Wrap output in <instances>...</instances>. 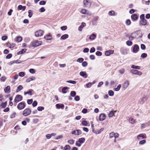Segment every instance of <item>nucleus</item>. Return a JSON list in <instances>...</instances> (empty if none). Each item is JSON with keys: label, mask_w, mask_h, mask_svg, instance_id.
Wrapping results in <instances>:
<instances>
[{"label": "nucleus", "mask_w": 150, "mask_h": 150, "mask_svg": "<svg viewBox=\"0 0 150 150\" xmlns=\"http://www.w3.org/2000/svg\"><path fill=\"white\" fill-rule=\"evenodd\" d=\"M146 141L145 140H142L140 141L139 142V144L140 145H143L144 144L146 143Z\"/></svg>", "instance_id": "a19ab883"}, {"label": "nucleus", "mask_w": 150, "mask_h": 150, "mask_svg": "<svg viewBox=\"0 0 150 150\" xmlns=\"http://www.w3.org/2000/svg\"><path fill=\"white\" fill-rule=\"evenodd\" d=\"M89 49L87 48H86L83 50V52L84 53H87L88 52Z\"/></svg>", "instance_id": "0e129e2a"}, {"label": "nucleus", "mask_w": 150, "mask_h": 150, "mask_svg": "<svg viewBox=\"0 0 150 150\" xmlns=\"http://www.w3.org/2000/svg\"><path fill=\"white\" fill-rule=\"evenodd\" d=\"M7 105V102L6 101L4 103H2L1 105V106L2 108H4L6 107Z\"/></svg>", "instance_id": "f704fd0d"}, {"label": "nucleus", "mask_w": 150, "mask_h": 150, "mask_svg": "<svg viewBox=\"0 0 150 150\" xmlns=\"http://www.w3.org/2000/svg\"><path fill=\"white\" fill-rule=\"evenodd\" d=\"M33 91V90L32 89H30L28 91L25 92L24 93V94L25 95H26L27 94H28L30 95H31V93Z\"/></svg>", "instance_id": "c756f323"}, {"label": "nucleus", "mask_w": 150, "mask_h": 150, "mask_svg": "<svg viewBox=\"0 0 150 150\" xmlns=\"http://www.w3.org/2000/svg\"><path fill=\"white\" fill-rule=\"evenodd\" d=\"M84 60V59L82 58H80L77 59L76 60L77 62L79 63H81Z\"/></svg>", "instance_id": "e433bc0d"}, {"label": "nucleus", "mask_w": 150, "mask_h": 150, "mask_svg": "<svg viewBox=\"0 0 150 150\" xmlns=\"http://www.w3.org/2000/svg\"><path fill=\"white\" fill-rule=\"evenodd\" d=\"M43 32L41 30L37 31L35 33V35L36 37H38L42 35Z\"/></svg>", "instance_id": "423d86ee"}, {"label": "nucleus", "mask_w": 150, "mask_h": 150, "mask_svg": "<svg viewBox=\"0 0 150 150\" xmlns=\"http://www.w3.org/2000/svg\"><path fill=\"white\" fill-rule=\"evenodd\" d=\"M44 38L47 40H51L52 39V37L51 35H47L45 36Z\"/></svg>", "instance_id": "6ab92c4d"}, {"label": "nucleus", "mask_w": 150, "mask_h": 150, "mask_svg": "<svg viewBox=\"0 0 150 150\" xmlns=\"http://www.w3.org/2000/svg\"><path fill=\"white\" fill-rule=\"evenodd\" d=\"M131 17L133 20H136L137 19L138 16L137 14H133L132 15Z\"/></svg>", "instance_id": "b1692460"}, {"label": "nucleus", "mask_w": 150, "mask_h": 150, "mask_svg": "<svg viewBox=\"0 0 150 150\" xmlns=\"http://www.w3.org/2000/svg\"><path fill=\"white\" fill-rule=\"evenodd\" d=\"M126 44L127 45L130 46L132 45V42L131 41L128 40L126 42Z\"/></svg>", "instance_id": "c03bdc74"}, {"label": "nucleus", "mask_w": 150, "mask_h": 150, "mask_svg": "<svg viewBox=\"0 0 150 150\" xmlns=\"http://www.w3.org/2000/svg\"><path fill=\"white\" fill-rule=\"evenodd\" d=\"M6 79V77L4 76H2L1 78V80L2 81H5Z\"/></svg>", "instance_id": "69168bd1"}, {"label": "nucleus", "mask_w": 150, "mask_h": 150, "mask_svg": "<svg viewBox=\"0 0 150 150\" xmlns=\"http://www.w3.org/2000/svg\"><path fill=\"white\" fill-rule=\"evenodd\" d=\"M56 108L58 109L61 108L63 109L64 108V105L62 104H57L56 105Z\"/></svg>", "instance_id": "4468645a"}, {"label": "nucleus", "mask_w": 150, "mask_h": 150, "mask_svg": "<svg viewBox=\"0 0 150 150\" xmlns=\"http://www.w3.org/2000/svg\"><path fill=\"white\" fill-rule=\"evenodd\" d=\"M25 8L26 7L25 6H23L21 5H19L18 7V9L19 10H22L23 11H24Z\"/></svg>", "instance_id": "5701e85b"}, {"label": "nucleus", "mask_w": 150, "mask_h": 150, "mask_svg": "<svg viewBox=\"0 0 150 150\" xmlns=\"http://www.w3.org/2000/svg\"><path fill=\"white\" fill-rule=\"evenodd\" d=\"M125 71L124 69H122L119 70V72L121 74H123Z\"/></svg>", "instance_id": "3c124183"}, {"label": "nucleus", "mask_w": 150, "mask_h": 150, "mask_svg": "<svg viewBox=\"0 0 150 150\" xmlns=\"http://www.w3.org/2000/svg\"><path fill=\"white\" fill-rule=\"evenodd\" d=\"M115 12L114 11H110L108 13V14L110 16H113L114 15Z\"/></svg>", "instance_id": "de8ad7c7"}, {"label": "nucleus", "mask_w": 150, "mask_h": 150, "mask_svg": "<svg viewBox=\"0 0 150 150\" xmlns=\"http://www.w3.org/2000/svg\"><path fill=\"white\" fill-rule=\"evenodd\" d=\"M147 56V54L145 53H143L141 55V57L143 58H144Z\"/></svg>", "instance_id": "49530a36"}, {"label": "nucleus", "mask_w": 150, "mask_h": 150, "mask_svg": "<svg viewBox=\"0 0 150 150\" xmlns=\"http://www.w3.org/2000/svg\"><path fill=\"white\" fill-rule=\"evenodd\" d=\"M70 147L69 145H67L65 146L64 149V150H70Z\"/></svg>", "instance_id": "473e14b6"}, {"label": "nucleus", "mask_w": 150, "mask_h": 150, "mask_svg": "<svg viewBox=\"0 0 150 150\" xmlns=\"http://www.w3.org/2000/svg\"><path fill=\"white\" fill-rule=\"evenodd\" d=\"M93 83H88L86 84V86L87 88H89L91 86L93 85Z\"/></svg>", "instance_id": "4c0bfd02"}, {"label": "nucleus", "mask_w": 150, "mask_h": 150, "mask_svg": "<svg viewBox=\"0 0 150 150\" xmlns=\"http://www.w3.org/2000/svg\"><path fill=\"white\" fill-rule=\"evenodd\" d=\"M108 94L110 96H112L114 95V92L112 90H110L108 91Z\"/></svg>", "instance_id": "72a5a7b5"}, {"label": "nucleus", "mask_w": 150, "mask_h": 150, "mask_svg": "<svg viewBox=\"0 0 150 150\" xmlns=\"http://www.w3.org/2000/svg\"><path fill=\"white\" fill-rule=\"evenodd\" d=\"M74 140L71 139L70 140H69L68 142L70 144H73L74 143Z\"/></svg>", "instance_id": "4d7b16f0"}, {"label": "nucleus", "mask_w": 150, "mask_h": 150, "mask_svg": "<svg viewBox=\"0 0 150 150\" xmlns=\"http://www.w3.org/2000/svg\"><path fill=\"white\" fill-rule=\"evenodd\" d=\"M121 86L120 84H119L116 88H113V90L115 91H119L121 87Z\"/></svg>", "instance_id": "7c9ffc66"}, {"label": "nucleus", "mask_w": 150, "mask_h": 150, "mask_svg": "<svg viewBox=\"0 0 150 150\" xmlns=\"http://www.w3.org/2000/svg\"><path fill=\"white\" fill-rule=\"evenodd\" d=\"M7 38V37L6 36H3L1 38V39L2 40L5 41L6 40Z\"/></svg>", "instance_id": "338daca9"}, {"label": "nucleus", "mask_w": 150, "mask_h": 150, "mask_svg": "<svg viewBox=\"0 0 150 150\" xmlns=\"http://www.w3.org/2000/svg\"><path fill=\"white\" fill-rule=\"evenodd\" d=\"M125 23L127 25H129L131 23V21L129 19H127L125 22Z\"/></svg>", "instance_id": "58836bf2"}, {"label": "nucleus", "mask_w": 150, "mask_h": 150, "mask_svg": "<svg viewBox=\"0 0 150 150\" xmlns=\"http://www.w3.org/2000/svg\"><path fill=\"white\" fill-rule=\"evenodd\" d=\"M86 25V24L84 23H82L81 25L79 27L78 30L79 31H81L82 28Z\"/></svg>", "instance_id": "dca6fc26"}, {"label": "nucleus", "mask_w": 150, "mask_h": 150, "mask_svg": "<svg viewBox=\"0 0 150 150\" xmlns=\"http://www.w3.org/2000/svg\"><path fill=\"white\" fill-rule=\"evenodd\" d=\"M81 143H83L85 141V139L84 138H81L79 139L78 140Z\"/></svg>", "instance_id": "c9c22d12"}, {"label": "nucleus", "mask_w": 150, "mask_h": 150, "mask_svg": "<svg viewBox=\"0 0 150 150\" xmlns=\"http://www.w3.org/2000/svg\"><path fill=\"white\" fill-rule=\"evenodd\" d=\"M96 37V35L94 34H92L89 37V39L91 40H94Z\"/></svg>", "instance_id": "aec40b11"}, {"label": "nucleus", "mask_w": 150, "mask_h": 150, "mask_svg": "<svg viewBox=\"0 0 150 150\" xmlns=\"http://www.w3.org/2000/svg\"><path fill=\"white\" fill-rule=\"evenodd\" d=\"M26 50L25 49H23L22 50H21L18 52L17 53V54L18 55H19V54H23L25 52Z\"/></svg>", "instance_id": "a878e982"}, {"label": "nucleus", "mask_w": 150, "mask_h": 150, "mask_svg": "<svg viewBox=\"0 0 150 150\" xmlns=\"http://www.w3.org/2000/svg\"><path fill=\"white\" fill-rule=\"evenodd\" d=\"M23 99L21 95H17L14 101L16 103H18L21 101Z\"/></svg>", "instance_id": "39448f33"}, {"label": "nucleus", "mask_w": 150, "mask_h": 150, "mask_svg": "<svg viewBox=\"0 0 150 150\" xmlns=\"http://www.w3.org/2000/svg\"><path fill=\"white\" fill-rule=\"evenodd\" d=\"M35 79L36 78L35 76H32L27 79L26 80V82L27 83H29L31 81L35 80Z\"/></svg>", "instance_id": "9b49d317"}, {"label": "nucleus", "mask_w": 150, "mask_h": 150, "mask_svg": "<svg viewBox=\"0 0 150 150\" xmlns=\"http://www.w3.org/2000/svg\"><path fill=\"white\" fill-rule=\"evenodd\" d=\"M131 67L132 69H140L141 68V67L140 66H135L134 65H132L131 66Z\"/></svg>", "instance_id": "c85d7f7f"}, {"label": "nucleus", "mask_w": 150, "mask_h": 150, "mask_svg": "<svg viewBox=\"0 0 150 150\" xmlns=\"http://www.w3.org/2000/svg\"><path fill=\"white\" fill-rule=\"evenodd\" d=\"M67 29V27L66 26H62L61 27V29L62 30H65Z\"/></svg>", "instance_id": "13d9d810"}, {"label": "nucleus", "mask_w": 150, "mask_h": 150, "mask_svg": "<svg viewBox=\"0 0 150 150\" xmlns=\"http://www.w3.org/2000/svg\"><path fill=\"white\" fill-rule=\"evenodd\" d=\"M12 56V54H8L6 57V58L9 59Z\"/></svg>", "instance_id": "e2e57ef3"}, {"label": "nucleus", "mask_w": 150, "mask_h": 150, "mask_svg": "<svg viewBox=\"0 0 150 150\" xmlns=\"http://www.w3.org/2000/svg\"><path fill=\"white\" fill-rule=\"evenodd\" d=\"M42 44V42L37 40L34 41L32 43V46L34 47L39 46Z\"/></svg>", "instance_id": "f257e3e1"}, {"label": "nucleus", "mask_w": 150, "mask_h": 150, "mask_svg": "<svg viewBox=\"0 0 150 150\" xmlns=\"http://www.w3.org/2000/svg\"><path fill=\"white\" fill-rule=\"evenodd\" d=\"M4 91L7 93H9L10 92V87L9 86H7L4 88Z\"/></svg>", "instance_id": "f3484780"}, {"label": "nucleus", "mask_w": 150, "mask_h": 150, "mask_svg": "<svg viewBox=\"0 0 150 150\" xmlns=\"http://www.w3.org/2000/svg\"><path fill=\"white\" fill-rule=\"evenodd\" d=\"M23 88V87L21 85H19L18 86V87L16 89V92H17L20 91Z\"/></svg>", "instance_id": "cd10ccee"}, {"label": "nucleus", "mask_w": 150, "mask_h": 150, "mask_svg": "<svg viewBox=\"0 0 150 150\" xmlns=\"http://www.w3.org/2000/svg\"><path fill=\"white\" fill-rule=\"evenodd\" d=\"M29 72L31 74H34L35 73V69H31L29 70Z\"/></svg>", "instance_id": "a18cd8bd"}, {"label": "nucleus", "mask_w": 150, "mask_h": 150, "mask_svg": "<svg viewBox=\"0 0 150 150\" xmlns=\"http://www.w3.org/2000/svg\"><path fill=\"white\" fill-rule=\"evenodd\" d=\"M69 89V88L67 87H63L62 90V93H66L68 91Z\"/></svg>", "instance_id": "412c9836"}, {"label": "nucleus", "mask_w": 150, "mask_h": 150, "mask_svg": "<svg viewBox=\"0 0 150 150\" xmlns=\"http://www.w3.org/2000/svg\"><path fill=\"white\" fill-rule=\"evenodd\" d=\"M25 75V73L24 72H21L19 73V75L21 77H23Z\"/></svg>", "instance_id": "ea45409f"}, {"label": "nucleus", "mask_w": 150, "mask_h": 150, "mask_svg": "<svg viewBox=\"0 0 150 150\" xmlns=\"http://www.w3.org/2000/svg\"><path fill=\"white\" fill-rule=\"evenodd\" d=\"M82 124L83 125L86 126L88 125V122L84 120L82 122Z\"/></svg>", "instance_id": "37998d69"}, {"label": "nucleus", "mask_w": 150, "mask_h": 150, "mask_svg": "<svg viewBox=\"0 0 150 150\" xmlns=\"http://www.w3.org/2000/svg\"><path fill=\"white\" fill-rule=\"evenodd\" d=\"M129 85V82L128 80H126L124 82V83L123 84V88L125 89Z\"/></svg>", "instance_id": "0eeeda50"}, {"label": "nucleus", "mask_w": 150, "mask_h": 150, "mask_svg": "<svg viewBox=\"0 0 150 150\" xmlns=\"http://www.w3.org/2000/svg\"><path fill=\"white\" fill-rule=\"evenodd\" d=\"M98 19V18L97 17H95L93 18L92 21V23L93 25H96Z\"/></svg>", "instance_id": "4be33fe9"}, {"label": "nucleus", "mask_w": 150, "mask_h": 150, "mask_svg": "<svg viewBox=\"0 0 150 150\" xmlns=\"http://www.w3.org/2000/svg\"><path fill=\"white\" fill-rule=\"evenodd\" d=\"M114 135H115V134L113 132H112L110 134V138L114 137Z\"/></svg>", "instance_id": "6e6d98bb"}, {"label": "nucleus", "mask_w": 150, "mask_h": 150, "mask_svg": "<svg viewBox=\"0 0 150 150\" xmlns=\"http://www.w3.org/2000/svg\"><path fill=\"white\" fill-rule=\"evenodd\" d=\"M95 49L94 47H92L90 50V52L91 53H92L95 52Z\"/></svg>", "instance_id": "680f3d73"}, {"label": "nucleus", "mask_w": 150, "mask_h": 150, "mask_svg": "<svg viewBox=\"0 0 150 150\" xmlns=\"http://www.w3.org/2000/svg\"><path fill=\"white\" fill-rule=\"evenodd\" d=\"M38 110L39 111H42V110H44V108L42 106H39L38 108Z\"/></svg>", "instance_id": "8fccbe9b"}, {"label": "nucleus", "mask_w": 150, "mask_h": 150, "mask_svg": "<svg viewBox=\"0 0 150 150\" xmlns=\"http://www.w3.org/2000/svg\"><path fill=\"white\" fill-rule=\"evenodd\" d=\"M87 12V10L83 9L81 11V13L83 14H86V12Z\"/></svg>", "instance_id": "09e8293b"}, {"label": "nucleus", "mask_w": 150, "mask_h": 150, "mask_svg": "<svg viewBox=\"0 0 150 150\" xmlns=\"http://www.w3.org/2000/svg\"><path fill=\"white\" fill-rule=\"evenodd\" d=\"M139 50V47L137 45H135L133 48V51L134 53H137Z\"/></svg>", "instance_id": "1a4fd4ad"}, {"label": "nucleus", "mask_w": 150, "mask_h": 150, "mask_svg": "<svg viewBox=\"0 0 150 150\" xmlns=\"http://www.w3.org/2000/svg\"><path fill=\"white\" fill-rule=\"evenodd\" d=\"M46 4V1H42L39 2V4L40 5H45Z\"/></svg>", "instance_id": "bf43d9fd"}, {"label": "nucleus", "mask_w": 150, "mask_h": 150, "mask_svg": "<svg viewBox=\"0 0 150 150\" xmlns=\"http://www.w3.org/2000/svg\"><path fill=\"white\" fill-rule=\"evenodd\" d=\"M83 4L84 5L87 7H89L91 5V2L88 0H84Z\"/></svg>", "instance_id": "6e6552de"}, {"label": "nucleus", "mask_w": 150, "mask_h": 150, "mask_svg": "<svg viewBox=\"0 0 150 150\" xmlns=\"http://www.w3.org/2000/svg\"><path fill=\"white\" fill-rule=\"evenodd\" d=\"M22 40V38L20 36H18L15 39V41L17 42H21Z\"/></svg>", "instance_id": "a211bd4d"}, {"label": "nucleus", "mask_w": 150, "mask_h": 150, "mask_svg": "<svg viewBox=\"0 0 150 150\" xmlns=\"http://www.w3.org/2000/svg\"><path fill=\"white\" fill-rule=\"evenodd\" d=\"M31 112V110L29 108L25 109L23 112V114L25 116L29 115Z\"/></svg>", "instance_id": "7ed1b4c3"}, {"label": "nucleus", "mask_w": 150, "mask_h": 150, "mask_svg": "<svg viewBox=\"0 0 150 150\" xmlns=\"http://www.w3.org/2000/svg\"><path fill=\"white\" fill-rule=\"evenodd\" d=\"M96 54L97 56H100L102 55V53L101 52L98 51L96 53Z\"/></svg>", "instance_id": "864d4df0"}, {"label": "nucleus", "mask_w": 150, "mask_h": 150, "mask_svg": "<svg viewBox=\"0 0 150 150\" xmlns=\"http://www.w3.org/2000/svg\"><path fill=\"white\" fill-rule=\"evenodd\" d=\"M88 63L86 61L83 62L82 63V65L83 67H86L87 66Z\"/></svg>", "instance_id": "603ef678"}, {"label": "nucleus", "mask_w": 150, "mask_h": 150, "mask_svg": "<svg viewBox=\"0 0 150 150\" xmlns=\"http://www.w3.org/2000/svg\"><path fill=\"white\" fill-rule=\"evenodd\" d=\"M140 24L142 25H146L147 24L146 20L145 19L141 20L140 21Z\"/></svg>", "instance_id": "ddd939ff"}, {"label": "nucleus", "mask_w": 150, "mask_h": 150, "mask_svg": "<svg viewBox=\"0 0 150 150\" xmlns=\"http://www.w3.org/2000/svg\"><path fill=\"white\" fill-rule=\"evenodd\" d=\"M141 48L142 50H144L145 49L146 47L144 45L142 44L141 45Z\"/></svg>", "instance_id": "774afa93"}, {"label": "nucleus", "mask_w": 150, "mask_h": 150, "mask_svg": "<svg viewBox=\"0 0 150 150\" xmlns=\"http://www.w3.org/2000/svg\"><path fill=\"white\" fill-rule=\"evenodd\" d=\"M45 11V9L43 7H41L39 10V11H40V12H44Z\"/></svg>", "instance_id": "5fc2aeb1"}, {"label": "nucleus", "mask_w": 150, "mask_h": 150, "mask_svg": "<svg viewBox=\"0 0 150 150\" xmlns=\"http://www.w3.org/2000/svg\"><path fill=\"white\" fill-rule=\"evenodd\" d=\"M115 112V111H111L108 114L109 117H112L114 115Z\"/></svg>", "instance_id": "2f4dec72"}, {"label": "nucleus", "mask_w": 150, "mask_h": 150, "mask_svg": "<svg viewBox=\"0 0 150 150\" xmlns=\"http://www.w3.org/2000/svg\"><path fill=\"white\" fill-rule=\"evenodd\" d=\"M80 75L84 78L87 77V75L85 71H81L80 73Z\"/></svg>", "instance_id": "2eb2a0df"}, {"label": "nucleus", "mask_w": 150, "mask_h": 150, "mask_svg": "<svg viewBox=\"0 0 150 150\" xmlns=\"http://www.w3.org/2000/svg\"><path fill=\"white\" fill-rule=\"evenodd\" d=\"M81 143L80 142L78 141H76V145L78 146H81Z\"/></svg>", "instance_id": "052dcab7"}, {"label": "nucleus", "mask_w": 150, "mask_h": 150, "mask_svg": "<svg viewBox=\"0 0 150 150\" xmlns=\"http://www.w3.org/2000/svg\"><path fill=\"white\" fill-rule=\"evenodd\" d=\"M142 137V139L146 138V135L145 134H139L137 136V138L139 140V139H141L140 138V137Z\"/></svg>", "instance_id": "f8f14e48"}, {"label": "nucleus", "mask_w": 150, "mask_h": 150, "mask_svg": "<svg viewBox=\"0 0 150 150\" xmlns=\"http://www.w3.org/2000/svg\"><path fill=\"white\" fill-rule=\"evenodd\" d=\"M28 16L30 18H31L33 15V13L32 11L30 10H29L28 12Z\"/></svg>", "instance_id": "79ce46f5"}, {"label": "nucleus", "mask_w": 150, "mask_h": 150, "mask_svg": "<svg viewBox=\"0 0 150 150\" xmlns=\"http://www.w3.org/2000/svg\"><path fill=\"white\" fill-rule=\"evenodd\" d=\"M130 72L133 74L139 76H141L142 74L141 71L136 70L132 69L130 70Z\"/></svg>", "instance_id": "20e7f679"}, {"label": "nucleus", "mask_w": 150, "mask_h": 150, "mask_svg": "<svg viewBox=\"0 0 150 150\" xmlns=\"http://www.w3.org/2000/svg\"><path fill=\"white\" fill-rule=\"evenodd\" d=\"M25 103L24 102L19 103L17 106V108L19 110H21L25 108Z\"/></svg>", "instance_id": "f03ea898"}, {"label": "nucleus", "mask_w": 150, "mask_h": 150, "mask_svg": "<svg viewBox=\"0 0 150 150\" xmlns=\"http://www.w3.org/2000/svg\"><path fill=\"white\" fill-rule=\"evenodd\" d=\"M69 35L68 34H65L62 35L60 39L65 40L68 38Z\"/></svg>", "instance_id": "393cba45"}, {"label": "nucleus", "mask_w": 150, "mask_h": 150, "mask_svg": "<svg viewBox=\"0 0 150 150\" xmlns=\"http://www.w3.org/2000/svg\"><path fill=\"white\" fill-rule=\"evenodd\" d=\"M129 122L132 124H134L135 123V121L132 117H131L129 119Z\"/></svg>", "instance_id": "bb28decb"}, {"label": "nucleus", "mask_w": 150, "mask_h": 150, "mask_svg": "<svg viewBox=\"0 0 150 150\" xmlns=\"http://www.w3.org/2000/svg\"><path fill=\"white\" fill-rule=\"evenodd\" d=\"M106 117V116L105 114H100L99 117V119L100 121H103L104 120Z\"/></svg>", "instance_id": "9d476101"}]
</instances>
